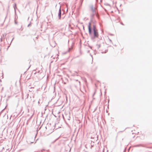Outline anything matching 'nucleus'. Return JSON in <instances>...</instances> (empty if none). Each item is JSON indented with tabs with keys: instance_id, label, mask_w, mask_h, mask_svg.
<instances>
[{
	"instance_id": "f257e3e1",
	"label": "nucleus",
	"mask_w": 152,
	"mask_h": 152,
	"mask_svg": "<svg viewBox=\"0 0 152 152\" xmlns=\"http://www.w3.org/2000/svg\"><path fill=\"white\" fill-rule=\"evenodd\" d=\"M93 30L94 31V36L95 37H97L98 36V34L97 30L96 29L95 26H94Z\"/></svg>"
},
{
	"instance_id": "f03ea898",
	"label": "nucleus",
	"mask_w": 152,
	"mask_h": 152,
	"mask_svg": "<svg viewBox=\"0 0 152 152\" xmlns=\"http://www.w3.org/2000/svg\"><path fill=\"white\" fill-rule=\"evenodd\" d=\"M91 23H89L88 26V29L89 32V33L90 34H91Z\"/></svg>"
},
{
	"instance_id": "7ed1b4c3",
	"label": "nucleus",
	"mask_w": 152,
	"mask_h": 152,
	"mask_svg": "<svg viewBox=\"0 0 152 152\" xmlns=\"http://www.w3.org/2000/svg\"><path fill=\"white\" fill-rule=\"evenodd\" d=\"M58 16H59V19H60L61 18V10H60L59 12Z\"/></svg>"
},
{
	"instance_id": "20e7f679",
	"label": "nucleus",
	"mask_w": 152,
	"mask_h": 152,
	"mask_svg": "<svg viewBox=\"0 0 152 152\" xmlns=\"http://www.w3.org/2000/svg\"><path fill=\"white\" fill-rule=\"evenodd\" d=\"M92 10L93 12H94V8H92Z\"/></svg>"
}]
</instances>
